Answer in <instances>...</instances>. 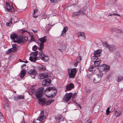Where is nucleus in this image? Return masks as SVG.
I'll list each match as a JSON object with an SVG mask.
<instances>
[{"label":"nucleus","instance_id":"nucleus-1","mask_svg":"<svg viewBox=\"0 0 123 123\" xmlns=\"http://www.w3.org/2000/svg\"><path fill=\"white\" fill-rule=\"evenodd\" d=\"M45 93L46 96L49 98H52L56 95L57 91L55 87H49L44 91Z\"/></svg>","mask_w":123,"mask_h":123},{"label":"nucleus","instance_id":"nucleus-2","mask_svg":"<svg viewBox=\"0 0 123 123\" xmlns=\"http://www.w3.org/2000/svg\"><path fill=\"white\" fill-rule=\"evenodd\" d=\"M43 48L44 44L40 43L39 49V50H40L39 53V56L43 61L44 62H46L48 60L49 58L48 56L44 55L43 51L41 50L43 49Z\"/></svg>","mask_w":123,"mask_h":123},{"label":"nucleus","instance_id":"nucleus-3","mask_svg":"<svg viewBox=\"0 0 123 123\" xmlns=\"http://www.w3.org/2000/svg\"><path fill=\"white\" fill-rule=\"evenodd\" d=\"M68 72L69 77L70 78H74L77 73L76 68L70 69L69 68L68 69Z\"/></svg>","mask_w":123,"mask_h":123},{"label":"nucleus","instance_id":"nucleus-4","mask_svg":"<svg viewBox=\"0 0 123 123\" xmlns=\"http://www.w3.org/2000/svg\"><path fill=\"white\" fill-rule=\"evenodd\" d=\"M44 90L43 88L41 87L39 88L35 92V95L37 99L41 98L42 97L43 92Z\"/></svg>","mask_w":123,"mask_h":123},{"label":"nucleus","instance_id":"nucleus-5","mask_svg":"<svg viewBox=\"0 0 123 123\" xmlns=\"http://www.w3.org/2000/svg\"><path fill=\"white\" fill-rule=\"evenodd\" d=\"M98 68L99 71L101 72L103 71H109L110 69V67L109 65H107L105 64H104L99 66L98 67Z\"/></svg>","mask_w":123,"mask_h":123},{"label":"nucleus","instance_id":"nucleus-6","mask_svg":"<svg viewBox=\"0 0 123 123\" xmlns=\"http://www.w3.org/2000/svg\"><path fill=\"white\" fill-rule=\"evenodd\" d=\"M72 95L71 92L66 93L63 98V101L66 103H68L72 97Z\"/></svg>","mask_w":123,"mask_h":123},{"label":"nucleus","instance_id":"nucleus-7","mask_svg":"<svg viewBox=\"0 0 123 123\" xmlns=\"http://www.w3.org/2000/svg\"><path fill=\"white\" fill-rule=\"evenodd\" d=\"M28 39V37L25 36H20L17 38V41L19 43H24L27 41Z\"/></svg>","mask_w":123,"mask_h":123},{"label":"nucleus","instance_id":"nucleus-8","mask_svg":"<svg viewBox=\"0 0 123 123\" xmlns=\"http://www.w3.org/2000/svg\"><path fill=\"white\" fill-rule=\"evenodd\" d=\"M105 44L106 47L107 48L109 49V50L111 52L113 51L116 49V47L113 45H110L106 43H105Z\"/></svg>","mask_w":123,"mask_h":123},{"label":"nucleus","instance_id":"nucleus-9","mask_svg":"<svg viewBox=\"0 0 123 123\" xmlns=\"http://www.w3.org/2000/svg\"><path fill=\"white\" fill-rule=\"evenodd\" d=\"M51 83V80L49 79H44L42 82V84L43 86H49Z\"/></svg>","mask_w":123,"mask_h":123},{"label":"nucleus","instance_id":"nucleus-10","mask_svg":"<svg viewBox=\"0 0 123 123\" xmlns=\"http://www.w3.org/2000/svg\"><path fill=\"white\" fill-rule=\"evenodd\" d=\"M38 99L39 104L41 105L42 106H44L46 104V100L45 98H41Z\"/></svg>","mask_w":123,"mask_h":123},{"label":"nucleus","instance_id":"nucleus-11","mask_svg":"<svg viewBox=\"0 0 123 123\" xmlns=\"http://www.w3.org/2000/svg\"><path fill=\"white\" fill-rule=\"evenodd\" d=\"M28 73L29 74L33 75V77H32L33 78L35 77V75L37 74V72L35 69H31L29 70Z\"/></svg>","mask_w":123,"mask_h":123},{"label":"nucleus","instance_id":"nucleus-12","mask_svg":"<svg viewBox=\"0 0 123 123\" xmlns=\"http://www.w3.org/2000/svg\"><path fill=\"white\" fill-rule=\"evenodd\" d=\"M85 11H82L81 10H80L79 12H74L73 13V15L74 16H78L80 15V14L83 15V14H85Z\"/></svg>","mask_w":123,"mask_h":123},{"label":"nucleus","instance_id":"nucleus-13","mask_svg":"<svg viewBox=\"0 0 123 123\" xmlns=\"http://www.w3.org/2000/svg\"><path fill=\"white\" fill-rule=\"evenodd\" d=\"M74 84L72 83H70L66 86V89L67 91L70 90L74 88Z\"/></svg>","mask_w":123,"mask_h":123},{"label":"nucleus","instance_id":"nucleus-14","mask_svg":"<svg viewBox=\"0 0 123 123\" xmlns=\"http://www.w3.org/2000/svg\"><path fill=\"white\" fill-rule=\"evenodd\" d=\"M46 36H44L39 39V41L40 43L44 44L47 41V39Z\"/></svg>","mask_w":123,"mask_h":123},{"label":"nucleus","instance_id":"nucleus-15","mask_svg":"<svg viewBox=\"0 0 123 123\" xmlns=\"http://www.w3.org/2000/svg\"><path fill=\"white\" fill-rule=\"evenodd\" d=\"M102 51L101 49H98L94 51V55L97 56H100V55Z\"/></svg>","mask_w":123,"mask_h":123},{"label":"nucleus","instance_id":"nucleus-16","mask_svg":"<svg viewBox=\"0 0 123 123\" xmlns=\"http://www.w3.org/2000/svg\"><path fill=\"white\" fill-rule=\"evenodd\" d=\"M37 58V56H35L33 55H31L29 58V60L32 62H35Z\"/></svg>","mask_w":123,"mask_h":123},{"label":"nucleus","instance_id":"nucleus-17","mask_svg":"<svg viewBox=\"0 0 123 123\" xmlns=\"http://www.w3.org/2000/svg\"><path fill=\"white\" fill-rule=\"evenodd\" d=\"M39 76L40 79H42L47 77L48 75L46 73H41L39 75Z\"/></svg>","mask_w":123,"mask_h":123},{"label":"nucleus","instance_id":"nucleus-18","mask_svg":"<svg viewBox=\"0 0 123 123\" xmlns=\"http://www.w3.org/2000/svg\"><path fill=\"white\" fill-rule=\"evenodd\" d=\"M78 34H79L78 37H80L82 39H85V36L84 33L82 32H78Z\"/></svg>","mask_w":123,"mask_h":123},{"label":"nucleus","instance_id":"nucleus-19","mask_svg":"<svg viewBox=\"0 0 123 123\" xmlns=\"http://www.w3.org/2000/svg\"><path fill=\"white\" fill-rule=\"evenodd\" d=\"M37 69L39 71H44L46 69L45 67L43 65H41L38 67Z\"/></svg>","mask_w":123,"mask_h":123},{"label":"nucleus","instance_id":"nucleus-20","mask_svg":"<svg viewBox=\"0 0 123 123\" xmlns=\"http://www.w3.org/2000/svg\"><path fill=\"white\" fill-rule=\"evenodd\" d=\"M114 113L115 116L117 117L120 116L121 114V112H118L116 110L114 111Z\"/></svg>","mask_w":123,"mask_h":123},{"label":"nucleus","instance_id":"nucleus-21","mask_svg":"<svg viewBox=\"0 0 123 123\" xmlns=\"http://www.w3.org/2000/svg\"><path fill=\"white\" fill-rule=\"evenodd\" d=\"M92 59L93 61L95 62L98 60H99L100 59L98 57V56H96L94 55V56H92Z\"/></svg>","mask_w":123,"mask_h":123},{"label":"nucleus","instance_id":"nucleus-22","mask_svg":"<svg viewBox=\"0 0 123 123\" xmlns=\"http://www.w3.org/2000/svg\"><path fill=\"white\" fill-rule=\"evenodd\" d=\"M100 80L101 79L100 78L98 77L94 79L93 80V82L95 83H98L100 81Z\"/></svg>","mask_w":123,"mask_h":123},{"label":"nucleus","instance_id":"nucleus-23","mask_svg":"<svg viewBox=\"0 0 123 123\" xmlns=\"http://www.w3.org/2000/svg\"><path fill=\"white\" fill-rule=\"evenodd\" d=\"M20 77L22 78L24 77L25 74V71L23 70H22L20 72Z\"/></svg>","mask_w":123,"mask_h":123},{"label":"nucleus","instance_id":"nucleus-24","mask_svg":"<svg viewBox=\"0 0 123 123\" xmlns=\"http://www.w3.org/2000/svg\"><path fill=\"white\" fill-rule=\"evenodd\" d=\"M7 9L8 11H10L11 9V7L9 3L7 2H6Z\"/></svg>","mask_w":123,"mask_h":123},{"label":"nucleus","instance_id":"nucleus-25","mask_svg":"<svg viewBox=\"0 0 123 123\" xmlns=\"http://www.w3.org/2000/svg\"><path fill=\"white\" fill-rule=\"evenodd\" d=\"M12 51L13 52H15L17 50V46L16 44H14L12 45Z\"/></svg>","mask_w":123,"mask_h":123},{"label":"nucleus","instance_id":"nucleus-26","mask_svg":"<svg viewBox=\"0 0 123 123\" xmlns=\"http://www.w3.org/2000/svg\"><path fill=\"white\" fill-rule=\"evenodd\" d=\"M18 37L17 35L15 34H12L10 36L11 38L13 40H14L15 39L17 38Z\"/></svg>","mask_w":123,"mask_h":123},{"label":"nucleus","instance_id":"nucleus-27","mask_svg":"<svg viewBox=\"0 0 123 123\" xmlns=\"http://www.w3.org/2000/svg\"><path fill=\"white\" fill-rule=\"evenodd\" d=\"M24 98V96L22 95H19L17 96L16 98H15V99L17 100L20 99H23Z\"/></svg>","mask_w":123,"mask_h":123},{"label":"nucleus","instance_id":"nucleus-28","mask_svg":"<svg viewBox=\"0 0 123 123\" xmlns=\"http://www.w3.org/2000/svg\"><path fill=\"white\" fill-rule=\"evenodd\" d=\"M95 70V68L94 67V66L92 65H91L89 69H88V70L89 71H93L94 70Z\"/></svg>","mask_w":123,"mask_h":123},{"label":"nucleus","instance_id":"nucleus-29","mask_svg":"<svg viewBox=\"0 0 123 123\" xmlns=\"http://www.w3.org/2000/svg\"><path fill=\"white\" fill-rule=\"evenodd\" d=\"M54 101V100L53 99H51L48 100L47 102H46V105H49L51 103L53 102Z\"/></svg>","mask_w":123,"mask_h":123},{"label":"nucleus","instance_id":"nucleus-30","mask_svg":"<svg viewBox=\"0 0 123 123\" xmlns=\"http://www.w3.org/2000/svg\"><path fill=\"white\" fill-rule=\"evenodd\" d=\"M100 60H98L94 62V64L95 67H98V65H99L100 63Z\"/></svg>","mask_w":123,"mask_h":123},{"label":"nucleus","instance_id":"nucleus-31","mask_svg":"<svg viewBox=\"0 0 123 123\" xmlns=\"http://www.w3.org/2000/svg\"><path fill=\"white\" fill-rule=\"evenodd\" d=\"M38 52L37 51L31 53V55H33L35 56H37L38 54Z\"/></svg>","mask_w":123,"mask_h":123},{"label":"nucleus","instance_id":"nucleus-32","mask_svg":"<svg viewBox=\"0 0 123 123\" xmlns=\"http://www.w3.org/2000/svg\"><path fill=\"white\" fill-rule=\"evenodd\" d=\"M44 119V115H40L39 117L38 118V120H39V121H41L42 120H43Z\"/></svg>","mask_w":123,"mask_h":123},{"label":"nucleus","instance_id":"nucleus-33","mask_svg":"<svg viewBox=\"0 0 123 123\" xmlns=\"http://www.w3.org/2000/svg\"><path fill=\"white\" fill-rule=\"evenodd\" d=\"M123 80V76H118V77L117 82H119Z\"/></svg>","mask_w":123,"mask_h":123},{"label":"nucleus","instance_id":"nucleus-34","mask_svg":"<svg viewBox=\"0 0 123 123\" xmlns=\"http://www.w3.org/2000/svg\"><path fill=\"white\" fill-rule=\"evenodd\" d=\"M13 52V51H12V48H11L6 51V53L7 54H8L10 53L11 52Z\"/></svg>","mask_w":123,"mask_h":123},{"label":"nucleus","instance_id":"nucleus-35","mask_svg":"<svg viewBox=\"0 0 123 123\" xmlns=\"http://www.w3.org/2000/svg\"><path fill=\"white\" fill-rule=\"evenodd\" d=\"M110 109V108L108 107L106 110V114L107 115H109L111 112L110 111H109Z\"/></svg>","mask_w":123,"mask_h":123},{"label":"nucleus","instance_id":"nucleus-36","mask_svg":"<svg viewBox=\"0 0 123 123\" xmlns=\"http://www.w3.org/2000/svg\"><path fill=\"white\" fill-rule=\"evenodd\" d=\"M35 41V39L34 37L33 36V35H32L31 36V40L30 41L31 42H33V41Z\"/></svg>","mask_w":123,"mask_h":123},{"label":"nucleus","instance_id":"nucleus-37","mask_svg":"<svg viewBox=\"0 0 123 123\" xmlns=\"http://www.w3.org/2000/svg\"><path fill=\"white\" fill-rule=\"evenodd\" d=\"M37 46L35 45H34V46H33L32 48V49L34 51H36L37 49Z\"/></svg>","mask_w":123,"mask_h":123},{"label":"nucleus","instance_id":"nucleus-38","mask_svg":"<svg viewBox=\"0 0 123 123\" xmlns=\"http://www.w3.org/2000/svg\"><path fill=\"white\" fill-rule=\"evenodd\" d=\"M68 30V28L67 27H65L63 29V31L64 32H66Z\"/></svg>","mask_w":123,"mask_h":123},{"label":"nucleus","instance_id":"nucleus-39","mask_svg":"<svg viewBox=\"0 0 123 123\" xmlns=\"http://www.w3.org/2000/svg\"><path fill=\"white\" fill-rule=\"evenodd\" d=\"M33 17L34 18H37L38 17V15H36V13H33Z\"/></svg>","mask_w":123,"mask_h":123},{"label":"nucleus","instance_id":"nucleus-40","mask_svg":"<svg viewBox=\"0 0 123 123\" xmlns=\"http://www.w3.org/2000/svg\"><path fill=\"white\" fill-rule=\"evenodd\" d=\"M77 95V93H76L75 92L74 94L72 95V97L73 99H74L75 98L76 96Z\"/></svg>","mask_w":123,"mask_h":123},{"label":"nucleus","instance_id":"nucleus-41","mask_svg":"<svg viewBox=\"0 0 123 123\" xmlns=\"http://www.w3.org/2000/svg\"><path fill=\"white\" fill-rule=\"evenodd\" d=\"M12 23H10L9 22L6 23V25L7 26H10L12 24Z\"/></svg>","mask_w":123,"mask_h":123},{"label":"nucleus","instance_id":"nucleus-42","mask_svg":"<svg viewBox=\"0 0 123 123\" xmlns=\"http://www.w3.org/2000/svg\"><path fill=\"white\" fill-rule=\"evenodd\" d=\"M25 32H27L30 35H31V34L29 32L25 30H23L22 31V33L23 34L25 33Z\"/></svg>","mask_w":123,"mask_h":123},{"label":"nucleus","instance_id":"nucleus-43","mask_svg":"<svg viewBox=\"0 0 123 123\" xmlns=\"http://www.w3.org/2000/svg\"><path fill=\"white\" fill-rule=\"evenodd\" d=\"M36 86V85H33L31 87V89L33 91L35 89V86Z\"/></svg>","mask_w":123,"mask_h":123},{"label":"nucleus","instance_id":"nucleus-44","mask_svg":"<svg viewBox=\"0 0 123 123\" xmlns=\"http://www.w3.org/2000/svg\"><path fill=\"white\" fill-rule=\"evenodd\" d=\"M66 34V33L63 32V31H62V33L61 34V35L62 37H64V36Z\"/></svg>","mask_w":123,"mask_h":123},{"label":"nucleus","instance_id":"nucleus-45","mask_svg":"<svg viewBox=\"0 0 123 123\" xmlns=\"http://www.w3.org/2000/svg\"><path fill=\"white\" fill-rule=\"evenodd\" d=\"M38 10L37 9H35L34 10V13H37V12Z\"/></svg>","mask_w":123,"mask_h":123},{"label":"nucleus","instance_id":"nucleus-46","mask_svg":"<svg viewBox=\"0 0 123 123\" xmlns=\"http://www.w3.org/2000/svg\"><path fill=\"white\" fill-rule=\"evenodd\" d=\"M57 0H50V2L52 3L55 2Z\"/></svg>","mask_w":123,"mask_h":123},{"label":"nucleus","instance_id":"nucleus-47","mask_svg":"<svg viewBox=\"0 0 123 123\" xmlns=\"http://www.w3.org/2000/svg\"><path fill=\"white\" fill-rule=\"evenodd\" d=\"M113 15H116V16H120V15L116 13H113Z\"/></svg>","mask_w":123,"mask_h":123},{"label":"nucleus","instance_id":"nucleus-48","mask_svg":"<svg viewBox=\"0 0 123 123\" xmlns=\"http://www.w3.org/2000/svg\"><path fill=\"white\" fill-rule=\"evenodd\" d=\"M13 19L12 18H10V21H9V22H10V23H12V21Z\"/></svg>","mask_w":123,"mask_h":123},{"label":"nucleus","instance_id":"nucleus-49","mask_svg":"<svg viewBox=\"0 0 123 123\" xmlns=\"http://www.w3.org/2000/svg\"><path fill=\"white\" fill-rule=\"evenodd\" d=\"M32 31L35 33H37V30L36 31V30H32Z\"/></svg>","mask_w":123,"mask_h":123},{"label":"nucleus","instance_id":"nucleus-50","mask_svg":"<svg viewBox=\"0 0 123 123\" xmlns=\"http://www.w3.org/2000/svg\"><path fill=\"white\" fill-rule=\"evenodd\" d=\"M26 64H24L23 65H22L21 66V67L22 68H23V67L24 66H26Z\"/></svg>","mask_w":123,"mask_h":123},{"label":"nucleus","instance_id":"nucleus-51","mask_svg":"<svg viewBox=\"0 0 123 123\" xmlns=\"http://www.w3.org/2000/svg\"><path fill=\"white\" fill-rule=\"evenodd\" d=\"M86 123H92L91 122H89L88 120H87L86 122Z\"/></svg>","mask_w":123,"mask_h":123},{"label":"nucleus","instance_id":"nucleus-52","mask_svg":"<svg viewBox=\"0 0 123 123\" xmlns=\"http://www.w3.org/2000/svg\"><path fill=\"white\" fill-rule=\"evenodd\" d=\"M90 89H88L86 90V92H90Z\"/></svg>","mask_w":123,"mask_h":123},{"label":"nucleus","instance_id":"nucleus-53","mask_svg":"<svg viewBox=\"0 0 123 123\" xmlns=\"http://www.w3.org/2000/svg\"><path fill=\"white\" fill-rule=\"evenodd\" d=\"M78 106L81 109L82 108L81 106L79 104L78 105Z\"/></svg>","mask_w":123,"mask_h":123},{"label":"nucleus","instance_id":"nucleus-54","mask_svg":"<svg viewBox=\"0 0 123 123\" xmlns=\"http://www.w3.org/2000/svg\"><path fill=\"white\" fill-rule=\"evenodd\" d=\"M22 62H25V63H28V62L27 61L24 62V61H22Z\"/></svg>","mask_w":123,"mask_h":123},{"label":"nucleus","instance_id":"nucleus-55","mask_svg":"<svg viewBox=\"0 0 123 123\" xmlns=\"http://www.w3.org/2000/svg\"><path fill=\"white\" fill-rule=\"evenodd\" d=\"M112 15H113V14H110L109 15H110V16H112Z\"/></svg>","mask_w":123,"mask_h":123},{"label":"nucleus","instance_id":"nucleus-56","mask_svg":"<svg viewBox=\"0 0 123 123\" xmlns=\"http://www.w3.org/2000/svg\"><path fill=\"white\" fill-rule=\"evenodd\" d=\"M14 92L15 93H16V91H14Z\"/></svg>","mask_w":123,"mask_h":123},{"label":"nucleus","instance_id":"nucleus-57","mask_svg":"<svg viewBox=\"0 0 123 123\" xmlns=\"http://www.w3.org/2000/svg\"><path fill=\"white\" fill-rule=\"evenodd\" d=\"M42 112H43V111H42Z\"/></svg>","mask_w":123,"mask_h":123},{"label":"nucleus","instance_id":"nucleus-58","mask_svg":"<svg viewBox=\"0 0 123 123\" xmlns=\"http://www.w3.org/2000/svg\"><path fill=\"white\" fill-rule=\"evenodd\" d=\"M34 123V122H33V123Z\"/></svg>","mask_w":123,"mask_h":123}]
</instances>
